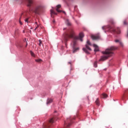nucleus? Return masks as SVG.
<instances>
[{
	"label": "nucleus",
	"mask_w": 128,
	"mask_h": 128,
	"mask_svg": "<svg viewBox=\"0 0 128 128\" xmlns=\"http://www.w3.org/2000/svg\"><path fill=\"white\" fill-rule=\"evenodd\" d=\"M20 24L21 26H22V22L20 21Z\"/></svg>",
	"instance_id": "obj_28"
},
{
	"label": "nucleus",
	"mask_w": 128,
	"mask_h": 128,
	"mask_svg": "<svg viewBox=\"0 0 128 128\" xmlns=\"http://www.w3.org/2000/svg\"><path fill=\"white\" fill-rule=\"evenodd\" d=\"M86 44L88 46H92V43H90V40H88L86 42Z\"/></svg>",
	"instance_id": "obj_19"
},
{
	"label": "nucleus",
	"mask_w": 128,
	"mask_h": 128,
	"mask_svg": "<svg viewBox=\"0 0 128 128\" xmlns=\"http://www.w3.org/2000/svg\"><path fill=\"white\" fill-rule=\"evenodd\" d=\"M115 42H119V44L122 46H124V44L122 42V41L118 40H115Z\"/></svg>",
	"instance_id": "obj_9"
},
{
	"label": "nucleus",
	"mask_w": 128,
	"mask_h": 128,
	"mask_svg": "<svg viewBox=\"0 0 128 128\" xmlns=\"http://www.w3.org/2000/svg\"><path fill=\"white\" fill-rule=\"evenodd\" d=\"M110 22H111V24H114V20H111Z\"/></svg>",
	"instance_id": "obj_27"
},
{
	"label": "nucleus",
	"mask_w": 128,
	"mask_h": 128,
	"mask_svg": "<svg viewBox=\"0 0 128 128\" xmlns=\"http://www.w3.org/2000/svg\"><path fill=\"white\" fill-rule=\"evenodd\" d=\"M25 22H28V18H26V20H25Z\"/></svg>",
	"instance_id": "obj_24"
},
{
	"label": "nucleus",
	"mask_w": 128,
	"mask_h": 128,
	"mask_svg": "<svg viewBox=\"0 0 128 128\" xmlns=\"http://www.w3.org/2000/svg\"><path fill=\"white\" fill-rule=\"evenodd\" d=\"M84 37V32H81L79 34V36H76L73 33L72 34H66V36H64V38L65 42H68V38H73V40L71 43V46L72 48V52L73 54H76V52H78V50H80V47L78 46V40H80V42H83L84 40L82 38Z\"/></svg>",
	"instance_id": "obj_2"
},
{
	"label": "nucleus",
	"mask_w": 128,
	"mask_h": 128,
	"mask_svg": "<svg viewBox=\"0 0 128 128\" xmlns=\"http://www.w3.org/2000/svg\"><path fill=\"white\" fill-rule=\"evenodd\" d=\"M30 30H32V28H30Z\"/></svg>",
	"instance_id": "obj_40"
},
{
	"label": "nucleus",
	"mask_w": 128,
	"mask_h": 128,
	"mask_svg": "<svg viewBox=\"0 0 128 128\" xmlns=\"http://www.w3.org/2000/svg\"><path fill=\"white\" fill-rule=\"evenodd\" d=\"M30 54L32 56H33L34 58L36 56L34 55V52H32V51L30 50Z\"/></svg>",
	"instance_id": "obj_18"
},
{
	"label": "nucleus",
	"mask_w": 128,
	"mask_h": 128,
	"mask_svg": "<svg viewBox=\"0 0 128 128\" xmlns=\"http://www.w3.org/2000/svg\"><path fill=\"white\" fill-rule=\"evenodd\" d=\"M64 2H65V4H67V6H68V0H63Z\"/></svg>",
	"instance_id": "obj_20"
},
{
	"label": "nucleus",
	"mask_w": 128,
	"mask_h": 128,
	"mask_svg": "<svg viewBox=\"0 0 128 128\" xmlns=\"http://www.w3.org/2000/svg\"><path fill=\"white\" fill-rule=\"evenodd\" d=\"M35 24H38V22H35Z\"/></svg>",
	"instance_id": "obj_34"
},
{
	"label": "nucleus",
	"mask_w": 128,
	"mask_h": 128,
	"mask_svg": "<svg viewBox=\"0 0 128 128\" xmlns=\"http://www.w3.org/2000/svg\"><path fill=\"white\" fill-rule=\"evenodd\" d=\"M25 40H26V48L28 46V42H26V38H25Z\"/></svg>",
	"instance_id": "obj_25"
},
{
	"label": "nucleus",
	"mask_w": 128,
	"mask_h": 128,
	"mask_svg": "<svg viewBox=\"0 0 128 128\" xmlns=\"http://www.w3.org/2000/svg\"><path fill=\"white\" fill-rule=\"evenodd\" d=\"M102 96H103L102 98H108V95L106 94H103Z\"/></svg>",
	"instance_id": "obj_16"
},
{
	"label": "nucleus",
	"mask_w": 128,
	"mask_h": 128,
	"mask_svg": "<svg viewBox=\"0 0 128 128\" xmlns=\"http://www.w3.org/2000/svg\"><path fill=\"white\" fill-rule=\"evenodd\" d=\"M65 45H66V42L65 43Z\"/></svg>",
	"instance_id": "obj_38"
},
{
	"label": "nucleus",
	"mask_w": 128,
	"mask_h": 128,
	"mask_svg": "<svg viewBox=\"0 0 128 128\" xmlns=\"http://www.w3.org/2000/svg\"><path fill=\"white\" fill-rule=\"evenodd\" d=\"M43 128H50V125L47 124V125H45L44 127H43Z\"/></svg>",
	"instance_id": "obj_21"
},
{
	"label": "nucleus",
	"mask_w": 128,
	"mask_h": 128,
	"mask_svg": "<svg viewBox=\"0 0 128 128\" xmlns=\"http://www.w3.org/2000/svg\"><path fill=\"white\" fill-rule=\"evenodd\" d=\"M19 0L23 4H26L30 10L36 16H40L44 12V7L38 2H36L32 0Z\"/></svg>",
	"instance_id": "obj_1"
},
{
	"label": "nucleus",
	"mask_w": 128,
	"mask_h": 128,
	"mask_svg": "<svg viewBox=\"0 0 128 128\" xmlns=\"http://www.w3.org/2000/svg\"><path fill=\"white\" fill-rule=\"evenodd\" d=\"M93 46H94V52H100V48H98V45H96V44H94Z\"/></svg>",
	"instance_id": "obj_5"
},
{
	"label": "nucleus",
	"mask_w": 128,
	"mask_h": 128,
	"mask_svg": "<svg viewBox=\"0 0 128 128\" xmlns=\"http://www.w3.org/2000/svg\"><path fill=\"white\" fill-rule=\"evenodd\" d=\"M50 12L51 14H55L56 16V14H58V13L54 12V11L53 10H50Z\"/></svg>",
	"instance_id": "obj_17"
},
{
	"label": "nucleus",
	"mask_w": 128,
	"mask_h": 128,
	"mask_svg": "<svg viewBox=\"0 0 128 128\" xmlns=\"http://www.w3.org/2000/svg\"><path fill=\"white\" fill-rule=\"evenodd\" d=\"M124 24H128V23H126V21L124 20Z\"/></svg>",
	"instance_id": "obj_26"
},
{
	"label": "nucleus",
	"mask_w": 128,
	"mask_h": 128,
	"mask_svg": "<svg viewBox=\"0 0 128 128\" xmlns=\"http://www.w3.org/2000/svg\"><path fill=\"white\" fill-rule=\"evenodd\" d=\"M73 19L74 20V17H72Z\"/></svg>",
	"instance_id": "obj_39"
},
{
	"label": "nucleus",
	"mask_w": 128,
	"mask_h": 128,
	"mask_svg": "<svg viewBox=\"0 0 128 128\" xmlns=\"http://www.w3.org/2000/svg\"><path fill=\"white\" fill-rule=\"evenodd\" d=\"M86 46V48L87 50H92V48H90V46H88V44H86L85 45Z\"/></svg>",
	"instance_id": "obj_13"
},
{
	"label": "nucleus",
	"mask_w": 128,
	"mask_h": 128,
	"mask_svg": "<svg viewBox=\"0 0 128 128\" xmlns=\"http://www.w3.org/2000/svg\"><path fill=\"white\" fill-rule=\"evenodd\" d=\"M94 68H98V62L96 61L94 62Z\"/></svg>",
	"instance_id": "obj_15"
},
{
	"label": "nucleus",
	"mask_w": 128,
	"mask_h": 128,
	"mask_svg": "<svg viewBox=\"0 0 128 128\" xmlns=\"http://www.w3.org/2000/svg\"><path fill=\"white\" fill-rule=\"evenodd\" d=\"M76 22H78L76 21V20H74Z\"/></svg>",
	"instance_id": "obj_37"
},
{
	"label": "nucleus",
	"mask_w": 128,
	"mask_h": 128,
	"mask_svg": "<svg viewBox=\"0 0 128 128\" xmlns=\"http://www.w3.org/2000/svg\"><path fill=\"white\" fill-rule=\"evenodd\" d=\"M60 6H61L60 4H58L56 6L57 8H56V10L58 12H62V10H58V8H60Z\"/></svg>",
	"instance_id": "obj_11"
},
{
	"label": "nucleus",
	"mask_w": 128,
	"mask_h": 128,
	"mask_svg": "<svg viewBox=\"0 0 128 128\" xmlns=\"http://www.w3.org/2000/svg\"><path fill=\"white\" fill-rule=\"evenodd\" d=\"M38 42H39V46H42V40H38Z\"/></svg>",
	"instance_id": "obj_23"
},
{
	"label": "nucleus",
	"mask_w": 128,
	"mask_h": 128,
	"mask_svg": "<svg viewBox=\"0 0 128 128\" xmlns=\"http://www.w3.org/2000/svg\"><path fill=\"white\" fill-rule=\"evenodd\" d=\"M53 22L54 24V22H56V20H54Z\"/></svg>",
	"instance_id": "obj_33"
},
{
	"label": "nucleus",
	"mask_w": 128,
	"mask_h": 128,
	"mask_svg": "<svg viewBox=\"0 0 128 128\" xmlns=\"http://www.w3.org/2000/svg\"><path fill=\"white\" fill-rule=\"evenodd\" d=\"M42 59H37L36 60V62H42Z\"/></svg>",
	"instance_id": "obj_22"
},
{
	"label": "nucleus",
	"mask_w": 128,
	"mask_h": 128,
	"mask_svg": "<svg viewBox=\"0 0 128 128\" xmlns=\"http://www.w3.org/2000/svg\"><path fill=\"white\" fill-rule=\"evenodd\" d=\"M62 12H63L64 14H66V12H64V11H62Z\"/></svg>",
	"instance_id": "obj_29"
},
{
	"label": "nucleus",
	"mask_w": 128,
	"mask_h": 128,
	"mask_svg": "<svg viewBox=\"0 0 128 128\" xmlns=\"http://www.w3.org/2000/svg\"><path fill=\"white\" fill-rule=\"evenodd\" d=\"M52 98H48L46 102V104H52Z\"/></svg>",
	"instance_id": "obj_10"
},
{
	"label": "nucleus",
	"mask_w": 128,
	"mask_h": 128,
	"mask_svg": "<svg viewBox=\"0 0 128 128\" xmlns=\"http://www.w3.org/2000/svg\"><path fill=\"white\" fill-rule=\"evenodd\" d=\"M88 49H87L86 48H82V50L83 52H84L86 53V54H90V52H88Z\"/></svg>",
	"instance_id": "obj_8"
},
{
	"label": "nucleus",
	"mask_w": 128,
	"mask_h": 128,
	"mask_svg": "<svg viewBox=\"0 0 128 128\" xmlns=\"http://www.w3.org/2000/svg\"><path fill=\"white\" fill-rule=\"evenodd\" d=\"M64 30H66V28H64Z\"/></svg>",
	"instance_id": "obj_36"
},
{
	"label": "nucleus",
	"mask_w": 128,
	"mask_h": 128,
	"mask_svg": "<svg viewBox=\"0 0 128 128\" xmlns=\"http://www.w3.org/2000/svg\"><path fill=\"white\" fill-rule=\"evenodd\" d=\"M54 112H56V111H55Z\"/></svg>",
	"instance_id": "obj_41"
},
{
	"label": "nucleus",
	"mask_w": 128,
	"mask_h": 128,
	"mask_svg": "<svg viewBox=\"0 0 128 128\" xmlns=\"http://www.w3.org/2000/svg\"><path fill=\"white\" fill-rule=\"evenodd\" d=\"M104 26H102V29L103 30H104Z\"/></svg>",
	"instance_id": "obj_31"
},
{
	"label": "nucleus",
	"mask_w": 128,
	"mask_h": 128,
	"mask_svg": "<svg viewBox=\"0 0 128 128\" xmlns=\"http://www.w3.org/2000/svg\"><path fill=\"white\" fill-rule=\"evenodd\" d=\"M118 50V47L116 46H111L106 48L104 51H102V54L104 55L101 56L99 60L100 62H102V60H108L110 56H114V53L112 50Z\"/></svg>",
	"instance_id": "obj_3"
},
{
	"label": "nucleus",
	"mask_w": 128,
	"mask_h": 128,
	"mask_svg": "<svg viewBox=\"0 0 128 128\" xmlns=\"http://www.w3.org/2000/svg\"><path fill=\"white\" fill-rule=\"evenodd\" d=\"M68 64H72V62H68Z\"/></svg>",
	"instance_id": "obj_30"
},
{
	"label": "nucleus",
	"mask_w": 128,
	"mask_h": 128,
	"mask_svg": "<svg viewBox=\"0 0 128 128\" xmlns=\"http://www.w3.org/2000/svg\"><path fill=\"white\" fill-rule=\"evenodd\" d=\"M96 106H100V100H98V98H97L96 100Z\"/></svg>",
	"instance_id": "obj_14"
},
{
	"label": "nucleus",
	"mask_w": 128,
	"mask_h": 128,
	"mask_svg": "<svg viewBox=\"0 0 128 128\" xmlns=\"http://www.w3.org/2000/svg\"><path fill=\"white\" fill-rule=\"evenodd\" d=\"M58 120V118L53 117L49 120V122H50V124H53V122H56V120Z\"/></svg>",
	"instance_id": "obj_6"
},
{
	"label": "nucleus",
	"mask_w": 128,
	"mask_h": 128,
	"mask_svg": "<svg viewBox=\"0 0 128 128\" xmlns=\"http://www.w3.org/2000/svg\"><path fill=\"white\" fill-rule=\"evenodd\" d=\"M104 32H106V31H104Z\"/></svg>",
	"instance_id": "obj_42"
},
{
	"label": "nucleus",
	"mask_w": 128,
	"mask_h": 128,
	"mask_svg": "<svg viewBox=\"0 0 128 128\" xmlns=\"http://www.w3.org/2000/svg\"><path fill=\"white\" fill-rule=\"evenodd\" d=\"M92 40H98L100 38V36L98 35H92L91 36Z\"/></svg>",
	"instance_id": "obj_7"
},
{
	"label": "nucleus",
	"mask_w": 128,
	"mask_h": 128,
	"mask_svg": "<svg viewBox=\"0 0 128 128\" xmlns=\"http://www.w3.org/2000/svg\"><path fill=\"white\" fill-rule=\"evenodd\" d=\"M22 32H23V34H24V30L23 31H22Z\"/></svg>",
	"instance_id": "obj_35"
},
{
	"label": "nucleus",
	"mask_w": 128,
	"mask_h": 128,
	"mask_svg": "<svg viewBox=\"0 0 128 128\" xmlns=\"http://www.w3.org/2000/svg\"><path fill=\"white\" fill-rule=\"evenodd\" d=\"M38 26H37L35 28H34V30H36V28H38Z\"/></svg>",
	"instance_id": "obj_32"
},
{
	"label": "nucleus",
	"mask_w": 128,
	"mask_h": 128,
	"mask_svg": "<svg viewBox=\"0 0 128 128\" xmlns=\"http://www.w3.org/2000/svg\"><path fill=\"white\" fill-rule=\"evenodd\" d=\"M108 30L112 32V34H120V28H116L115 27H112L110 26H108Z\"/></svg>",
	"instance_id": "obj_4"
},
{
	"label": "nucleus",
	"mask_w": 128,
	"mask_h": 128,
	"mask_svg": "<svg viewBox=\"0 0 128 128\" xmlns=\"http://www.w3.org/2000/svg\"><path fill=\"white\" fill-rule=\"evenodd\" d=\"M66 26H71V24L70 22V20H68V19H67L66 21Z\"/></svg>",
	"instance_id": "obj_12"
}]
</instances>
